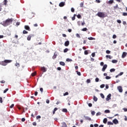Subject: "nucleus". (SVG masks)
<instances>
[{
    "label": "nucleus",
    "mask_w": 127,
    "mask_h": 127,
    "mask_svg": "<svg viewBox=\"0 0 127 127\" xmlns=\"http://www.w3.org/2000/svg\"><path fill=\"white\" fill-rule=\"evenodd\" d=\"M12 21H13V19L12 18L7 19L5 21L2 22V25L5 27L8 26L10 23H12Z\"/></svg>",
    "instance_id": "1"
},
{
    "label": "nucleus",
    "mask_w": 127,
    "mask_h": 127,
    "mask_svg": "<svg viewBox=\"0 0 127 127\" xmlns=\"http://www.w3.org/2000/svg\"><path fill=\"white\" fill-rule=\"evenodd\" d=\"M10 62H11V60H5L4 61H2L0 63V64L2 65V66H6L7 63H10Z\"/></svg>",
    "instance_id": "2"
},
{
    "label": "nucleus",
    "mask_w": 127,
    "mask_h": 127,
    "mask_svg": "<svg viewBox=\"0 0 127 127\" xmlns=\"http://www.w3.org/2000/svg\"><path fill=\"white\" fill-rule=\"evenodd\" d=\"M96 15H97V16H99V17H101V18L107 17V15L105 14V12H98L96 14Z\"/></svg>",
    "instance_id": "3"
},
{
    "label": "nucleus",
    "mask_w": 127,
    "mask_h": 127,
    "mask_svg": "<svg viewBox=\"0 0 127 127\" xmlns=\"http://www.w3.org/2000/svg\"><path fill=\"white\" fill-rule=\"evenodd\" d=\"M107 67H108V65H107V64H104V65H103V67L102 69V71L103 72H105V71H106V68H107Z\"/></svg>",
    "instance_id": "4"
},
{
    "label": "nucleus",
    "mask_w": 127,
    "mask_h": 127,
    "mask_svg": "<svg viewBox=\"0 0 127 127\" xmlns=\"http://www.w3.org/2000/svg\"><path fill=\"white\" fill-rule=\"evenodd\" d=\"M118 90H119L120 93H123V88L122 87V86H118Z\"/></svg>",
    "instance_id": "5"
},
{
    "label": "nucleus",
    "mask_w": 127,
    "mask_h": 127,
    "mask_svg": "<svg viewBox=\"0 0 127 127\" xmlns=\"http://www.w3.org/2000/svg\"><path fill=\"white\" fill-rule=\"evenodd\" d=\"M113 124H115V125H118L119 124V121H118V119H115L113 120Z\"/></svg>",
    "instance_id": "6"
},
{
    "label": "nucleus",
    "mask_w": 127,
    "mask_h": 127,
    "mask_svg": "<svg viewBox=\"0 0 127 127\" xmlns=\"http://www.w3.org/2000/svg\"><path fill=\"white\" fill-rule=\"evenodd\" d=\"M112 96V94H109L107 97L106 98V101H110L111 100V97Z\"/></svg>",
    "instance_id": "7"
},
{
    "label": "nucleus",
    "mask_w": 127,
    "mask_h": 127,
    "mask_svg": "<svg viewBox=\"0 0 127 127\" xmlns=\"http://www.w3.org/2000/svg\"><path fill=\"white\" fill-rule=\"evenodd\" d=\"M127 55V53L126 52H123L122 56V58H125Z\"/></svg>",
    "instance_id": "8"
},
{
    "label": "nucleus",
    "mask_w": 127,
    "mask_h": 127,
    "mask_svg": "<svg viewBox=\"0 0 127 127\" xmlns=\"http://www.w3.org/2000/svg\"><path fill=\"white\" fill-rule=\"evenodd\" d=\"M64 5H65V2H61L59 4V6H60L61 7H62V6H64Z\"/></svg>",
    "instance_id": "9"
},
{
    "label": "nucleus",
    "mask_w": 127,
    "mask_h": 127,
    "mask_svg": "<svg viewBox=\"0 0 127 127\" xmlns=\"http://www.w3.org/2000/svg\"><path fill=\"white\" fill-rule=\"evenodd\" d=\"M24 28H25V29H26V30H29V31H30V28L29 26H28V25H25V26H24Z\"/></svg>",
    "instance_id": "10"
},
{
    "label": "nucleus",
    "mask_w": 127,
    "mask_h": 127,
    "mask_svg": "<svg viewBox=\"0 0 127 127\" xmlns=\"http://www.w3.org/2000/svg\"><path fill=\"white\" fill-rule=\"evenodd\" d=\"M69 44H70L69 41H66L64 43V46H69Z\"/></svg>",
    "instance_id": "11"
},
{
    "label": "nucleus",
    "mask_w": 127,
    "mask_h": 127,
    "mask_svg": "<svg viewBox=\"0 0 127 127\" xmlns=\"http://www.w3.org/2000/svg\"><path fill=\"white\" fill-rule=\"evenodd\" d=\"M107 125H108V126H113V125H114V123H112V122H108L107 123Z\"/></svg>",
    "instance_id": "12"
},
{
    "label": "nucleus",
    "mask_w": 127,
    "mask_h": 127,
    "mask_svg": "<svg viewBox=\"0 0 127 127\" xmlns=\"http://www.w3.org/2000/svg\"><path fill=\"white\" fill-rule=\"evenodd\" d=\"M62 127H67V124L65 122H63Z\"/></svg>",
    "instance_id": "13"
},
{
    "label": "nucleus",
    "mask_w": 127,
    "mask_h": 127,
    "mask_svg": "<svg viewBox=\"0 0 127 127\" xmlns=\"http://www.w3.org/2000/svg\"><path fill=\"white\" fill-rule=\"evenodd\" d=\"M85 120H86L87 121H91L92 119H91V118L89 117H84Z\"/></svg>",
    "instance_id": "14"
},
{
    "label": "nucleus",
    "mask_w": 127,
    "mask_h": 127,
    "mask_svg": "<svg viewBox=\"0 0 127 127\" xmlns=\"http://www.w3.org/2000/svg\"><path fill=\"white\" fill-rule=\"evenodd\" d=\"M93 100L94 101V102H97L98 101V98H97V97H96L95 96H94Z\"/></svg>",
    "instance_id": "15"
},
{
    "label": "nucleus",
    "mask_w": 127,
    "mask_h": 127,
    "mask_svg": "<svg viewBox=\"0 0 127 127\" xmlns=\"http://www.w3.org/2000/svg\"><path fill=\"white\" fill-rule=\"evenodd\" d=\"M77 15L76 14H74V15H73V16L71 18V19H72V20H75V18H76V16Z\"/></svg>",
    "instance_id": "16"
},
{
    "label": "nucleus",
    "mask_w": 127,
    "mask_h": 127,
    "mask_svg": "<svg viewBox=\"0 0 127 127\" xmlns=\"http://www.w3.org/2000/svg\"><path fill=\"white\" fill-rule=\"evenodd\" d=\"M107 122H108V119L105 118L103 120V123L104 124H107Z\"/></svg>",
    "instance_id": "17"
},
{
    "label": "nucleus",
    "mask_w": 127,
    "mask_h": 127,
    "mask_svg": "<svg viewBox=\"0 0 127 127\" xmlns=\"http://www.w3.org/2000/svg\"><path fill=\"white\" fill-rule=\"evenodd\" d=\"M41 70L43 72H45L46 71V68L45 67H41Z\"/></svg>",
    "instance_id": "18"
},
{
    "label": "nucleus",
    "mask_w": 127,
    "mask_h": 127,
    "mask_svg": "<svg viewBox=\"0 0 127 127\" xmlns=\"http://www.w3.org/2000/svg\"><path fill=\"white\" fill-rule=\"evenodd\" d=\"M60 64L62 66H64L65 65V63H64V62H60Z\"/></svg>",
    "instance_id": "19"
},
{
    "label": "nucleus",
    "mask_w": 127,
    "mask_h": 127,
    "mask_svg": "<svg viewBox=\"0 0 127 127\" xmlns=\"http://www.w3.org/2000/svg\"><path fill=\"white\" fill-rule=\"evenodd\" d=\"M27 40H28L29 41L31 40V35H29L28 36L27 38Z\"/></svg>",
    "instance_id": "20"
},
{
    "label": "nucleus",
    "mask_w": 127,
    "mask_h": 127,
    "mask_svg": "<svg viewBox=\"0 0 127 127\" xmlns=\"http://www.w3.org/2000/svg\"><path fill=\"white\" fill-rule=\"evenodd\" d=\"M57 110H58V108H55L54 109V111H53V115H55V112H56V111H57Z\"/></svg>",
    "instance_id": "21"
},
{
    "label": "nucleus",
    "mask_w": 127,
    "mask_h": 127,
    "mask_svg": "<svg viewBox=\"0 0 127 127\" xmlns=\"http://www.w3.org/2000/svg\"><path fill=\"white\" fill-rule=\"evenodd\" d=\"M66 61L67 62H72V60L71 59H66Z\"/></svg>",
    "instance_id": "22"
},
{
    "label": "nucleus",
    "mask_w": 127,
    "mask_h": 127,
    "mask_svg": "<svg viewBox=\"0 0 127 127\" xmlns=\"http://www.w3.org/2000/svg\"><path fill=\"white\" fill-rule=\"evenodd\" d=\"M105 113L106 114H110V113H111V111L109 110H106L105 111Z\"/></svg>",
    "instance_id": "23"
},
{
    "label": "nucleus",
    "mask_w": 127,
    "mask_h": 127,
    "mask_svg": "<svg viewBox=\"0 0 127 127\" xmlns=\"http://www.w3.org/2000/svg\"><path fill=\"white\" fill-rule=\"evenodd\" d=\"M112 63H118V60H113L112 61Z\"/></svg>",
    "instance_id": "24"
},
{
    "label": "nucleus",
    "mask_w": 127,
    "mask_h": 127,
    "mask_svg": "<svg viewBox=\"0 0 127 127\" xmlns=\"http://www.w3.org/2000/svg\"><path fill=\"white\" fill-rule=\"evenodd\" d=\"M106 57L107 58H109V59H112L113 58V57H111V56L110 55H106Z\"/></svg>",
    "instance_id": "25"
},
{
    "label": "nucleus",
    "mask_w": 127,
    "mask_h": 127,
    "mask_svg": "<svg viewBox=\"0 0 127 127\" xmlns=\"http://www.w3.org/2000/svg\"><path fill=\"white\" fill-rule=\"evenodd\" d=\"M76 16H77V18H79V19L82 18V16H81V15L80 14H77L76 15Z\"/></svg>",
    "instance_id": "26"
},
{
    "label": "nucleus",
    "mask_w": 127,
    "mask_h": 127,
    "mask_svg": "<svg viewBox=\"0 0 127 127\" xmlns=\"http://www.w3.org/2000/svg\"><path fill=\"white\" fill-rule=\"evenodd\" d=\"M88 39L89 40H95V38H93V37H89V38H88Z\"/></svg>",
    "instance_id": "27"
},
{
    "label": "nucleus",
    "mask_w": 127,
    "mask_h": 127,
    "mask_svg": "<svg viewBox=\"0 0 127 127\" xmlns=\"http://www.w3.org/2000/svg\"><path fill=\"white\" fill-rule=\"evenodd\" d=\"M27 33H28V32H27V31L25 30L23 31V34H27Z\"/></svg>",
    "instance_id": "28"
},
{
    "label": "nucleus",
    "mask_w": 127,
    "mask_h": 127,
    "mask_svg": "<svg viewBox=\"0 0 127 127\" xmlns=\"http://www.w3.org/2000/svg\"><path fill=\"white\" fill-rule=\"evenodd\" d=\"M36 75V72H33L31 74V76H32V77H34V76H35Z\"/></svg>",
    "instance_id": "29"
},
{
    "label": "nucleus",
    "mask_w": 127,
    "mask_h": 127,
    "mask_svg": "<svg viewBox=\"0 0 127 127\" xmlns=\"http://www.w3.org/2000/svg\"><path fill=\"white\" fill-rule=\"evenodd\" d=\"M100 96H101V98H102V99H105V95H104V94L103 93H101Z\"/></svg>",
    "instance_id": "30"
},
{
    "label": "nucleus",
    "mask_w": 127,
    "mask_h": 127,
    "mask_svg": "<svg viewBox=\"0 0 127 127\" xmlns=\"http://www.w3.org/2000/svg\"><path fill=\"white\" fill-rule=\"evenodd\" d=\"M62 111L64 113H67V109H63Z\"/></svg>",
    "instance_id": "31"
},
{
    "label": "nucleus",
    "mask_w": 127,
    "mask_h": 127,
    "mask_svg": "<svg viewBox=\"0 0 127 127\" xmlns=\"http://www.w3.org/2000/svg\"><path fill=\"white\" fill-rule=\"evenodd\" d=\"M114 2V0H110L108 2V3L112 4Z\"/></svg>",
    "instance_id": "32"
},
{
    "label": "nucleus",
    "mask_w": 127,
    "mask_h": 127,
    "mask_svg": "<svg viewBox=\"0 0 127 127\" xmlns=\"http://www.w3.org/2000/svg\"><path fill=\"white\" fill-rule=\"evenodd\" d=\"M81 30H82V31H87V28H84L82 29Z\"/></svg>",
    "instance_id": "33"
},
{
    "label": "nucleus",
    "mask_w": 127,
    "mask_h": 127,
    "mask_svg": "<svg viewBox=\"0 0 127 127\" xmlns=\"http://www.w3.org/2000/svg\"><path fill=\"white\" fill-rule=\"evenodd\" d=\"M7 91H8V88H6V89H5V90L3 91L4 94H5V93H6V92H7Z\"/></svg>",
    "instance_id": "34"
},
{
    "label": "nucleus",
    "mask_w": 127,
    "mask_h": 127,
    "mask_svg": "<svg viewBox=\"0 0 127 127\" xmlns=\"http://www.w3.org/2000/svg\"><path fill=\"white\" fill-rule=\"evenodd\" d=\"M4 5H6V3L7 2V0H4L3 1Z\"/></svg>",
    "instance_id": "35"
},
{
    "label": "nucleus",
    "mask_w": 127,
    "mask_h": 127,
    "mask_svg": "<svg viewBox=\"0 0 127 127\" xmlns=\"http://www.w3.org/2000/svg\"><path fill=\"white\" fill-rule=\"evenodd\" d=\"M116 71V69L115 68H111L110 69V72H115Z\"/></svg>",
    "instance_id": "36"
},
{
    "label": "nucleus",
    "mask_w": 127,
    "mask_h": 127,
    "mask_svg": "<svg viewBox=\"0 0 127 127\" xmlns=\"http://www.w3.org/2000/svg\"><path fill=\"white\" fill-rule=\"evenodd\" d=\"M69 95V93L68 92H66L64 94V96H68Z\"/></svg>",
    "instance_id": "37"
},
{
    "label": "nucleus",
    "mask_w": 127,
    "mask_h": 127,
    "mask_svg": "<svg viewBox=\"0 0 127 127\" xmlns=\"http://www.w3.org/2000/svg\"><path fill=\"white\" fill-rule=\"evenodd\" d=\"M123 16H127V12H123Z\"/></svg>",
    "instance_id": "38"
},
{
    "label": "nucleus",
    "mask_w": 127,
    "mask_h": 127,
    "mask_svg": "<svg viewBox=\"0 0 127 127\" xmlns=\"http://www.w3.org/2000/svg\"><path fill=\"white\" fill-rule=\"evenodd\" d=\"M68 52V49L66 48L64 50V53H66V52Z\"/></svg>",
    "instance_id": "39"
},
{
    "label": "nucleus",
    "mask_w": 127,
    "mask_h": 127,
    "mask_svg": "<svg viewBox=\"0 0 127 127\" xmlns=\"http://www.w3.org/2000/svg\"><path fill=\"white\" fill-rule=\"evenodd\" d=\"M100 88H101V89H103V88H105V84H101L100 85Z\"/></svg>",
    "instance_id": "40"
},
{
    "label": "nucleus",
    "mask_w": 127,
    "mask_h": 127,
    "mask_svg": "<svg viewBox=\"0 0 127 127\" xmlns=\"http://www.w3.org/2000/svg\"><path fill=\"white\" fill-rule=\"evenodd\" d=\"M106 79L107 80H109V79H111V76H106Z\"/></svg>",
    "instance_id": "41"
},
{
    "label": "nucleus",
    "mask_w": 127,
    "mask_h": 127,
    "mask_svg": "<svg viewBox=\"0 0 127 127\" xmlns=\"http://www.w3.org/2000/svg\"><path fill=\"white\" fill-rule=\"evenodd\" d=\"M84 54H85V55H88V51H87V50L85 51Z\"/></svg>",
    "instance_id": "42"
},
{
    "label": "nucleus",
    "mask_w": 127,
    "mask_h": 127,
    "mask_svg": "<svg viewBox=\"0 0 127 127\" xmlns=\"http://www.w3.org/2000/svg\"><path fill=\"white\" fill-rule=\"evenodd\" d=\"M71 12H75V9H74V8L72 7L71 8Z\"/></svg>",
    "instance_id": "43"
},
{
    "label": "nucleus",
    "mask_w": 127,
    "mask_h": 127,
    "mask_svg": "<svg viewBox=\"0 0 127 127\" xmlns=\"http://www.w3.org/2000/svg\"><path fill=\"white\" fill-rule=\"evenodd\" d=\"M95 114H96V112H95V111L91 112V115H92V116H95Z\"/></svg>",
    "instance_id": "44"
},
{
    "label": "nucleus",
    "mask_w": 127,
    "mask_h": 127,
    "mask_svg": "<svg viewBox=\"0 0 127 127\" xmlns=\"http://www.w3.org/2000/svg\"><path fill=\"white\" fill-rule=\"evenodd\" d=\"M76 37H78V38H81V36H80V35L79 34H76Z\"/></svg>",
    "instance_id": "45"
},
{
    "label": "nucleus",
    "mask_w": 127,
    "mask_h": 127,
    "mask_svg": "<svg viewBox=\"0 0 127 127\" xmlns=\"http://www.w3.org/2000/svg\"><path fill=\"white\" fill-rule=\"evenodd\" d=\"M113 39H116V38H117V35H113Z\"/></svg>",
    "instance_id": "46"
},
{
    "label": "nucleus",
    "mask_w": 127,
    "mask_h": 127,
    "mask_svg": "<svg viewBox=\"0 0 127 127\" xmlns=\"http://www.w3.org/2000/svg\"><path fill=\"white\" fill-rule=\"evenodd\" d=\"M86 82L88 83H91V80H90V79H87Z\"/></svg>",
    "instance_id": "47"
},
{
    "label": "nucleus",
    "mask_w": 127,
    "mask_h": 127,
    "mask_svg": "<svg viewBox=\"0 0 127 127\" xmlns=\"http://www.w3.org/2000/svg\"><path fill=\"white\" fill-rule=\"evenodd\" d=\"M106 53L107 54H110L111 53V51H110L109 50H107Z\"/></svg>",
    "instance_id": "48"
},
{
    "label": "nucleus",
    "mask_w": 127,
    "mask_h": 127,
    "mask_svg": "<svg viewBox=\"0 0 127 127\" xmlns=\"http://www.w3.org/2000/svg\"><path fill=\"white\" fill-rule=\"evenodd\" d=\"M77 24L80 26V25H81V22L80 21H77Z\"/></svg>",
    "instance_id": "49"
},
{
    "label": "nucleus",
    "mask_w": 127,
    "mask_h": 127,
    "mask_svg": "<svg viewBox=\"0 0 127 127\" xmlns=\"http://www.w3.org/2000/svg\"><path fill=\"white\" fill-rule=\"evenodd\" d=\"M77 72V75H78V76H81V72H80L79 71H76Z\"/></svg>",
    "instance_id": "50"
},
{
    "label": "nucleus",
    "mask_w": 127,
    "mask_h": 127,
    "mask_svg": "<svg viewBox=\"0 0 127 127\" xmlns=\"http://www.w3.org/2000/svg\"><path fill=\"white\" fill-rule=\"evenodd\" d=\"M37 120H38V119H41V116H38L36 117Z\"/></svg>",
    "instance_id": "51"
},
{
    "label": "nucleus",
    "mask_w": 127,
    "mask_h": 127,
    "mask_svg": "<svg viewBox=\"0 0 127 127\" xmlns=\"http://www.w3.org/2000/svg\"><path fill=\"white\" fill-rule=\"evenodd\" d=\"M14 107V104H11V105L10 106V109H12Z\"/></svg>",
    "instance_id": "52"
},
{
    "label": "nucleus",
    "mask_w": 127,
    "mask_h": 127,
    "mask_svg": "<svg viewBox=\"0 0 127 127\" xmlns=\"http://www.w3.org/2000/svg\"><path fill=\"white\" fill-rule=\"evenodd\" d=\"M100 115H101V113L100 112H98L97 113H96L97 117H98V116H100Z\"/></svg>",
    "instance_id": "53"
},
{
    "label": "nucleus",
    "mask_w": 127,
    "mask_h": 127,
    "mask_svg": "<svg viewBox=\"0 0 127 127\" xmlns=\"http://www.w3.org/2000/svg\"><path fill=\"white\" fill-rule=\"evenodd\" d=\"M85 24H86V23H85V21H83V22L81 23V25L82 26L85 25Z\"/></svg>",
    "instance_id": "54"
},
{
    "label": "nucleus",
    "mask_w": 127,
    "mask_h": 127,
    "mask_svg": "<svg viewBox=\"0 0 127 127\" xmlns=\"http://www.w3.org/2000/svg\"><path fill=\"white\" fill-rule=\"evenodd\" d=\"M117 22L118 23H122V21H121V20H117Z\"/></svg>",
    "instance_id": "55"
},
{
    "label": "nucleus",
    "mask_w": 127,
    "mask_h": 127,
    "mask_svg": "<svg viewBox=\"0 0 127 127\" xmlns=\"http://www.w3.org/2000/svg\"><path fill=\"white\" fill-rule=\"evenodd\" d=\"M95 55H96L95 54V53H93L91 54V56H92L93 57H94Z\"/></svg>",
    "instance_id": "56"
},
{
    "label": "nucleus",
    "mask_w": 127,
    "mask_h": 127,
    "mask_svg": "<svg viewBox=\"0 0 127 127\" xmlns=\"http://www.w3.org/2000/svg\"><path fill=\"white\" fill-rule=\"evenodd\" d=\"M123 74H124V72H120V73L119 74V76H122V75H123Z\"/></svg>",
    "instance_id": "57"
},
{
    "label": "nucleus",
    "mask_w": 127,
    "mask_h": 127,
    "mask_svg": "<svg viewBox=\"0 0 127 127\" xmlns=\"http://www.w3.org/2000/svg\"><path fill=\"white\" fill-rule=\"evenodd\" d=\"M95 81H96V82H99V78L97 77V78L95 79Z\"/></svg>",
    "instance_id": "58"
},
{
    "label": "nucleus",
    "mask_w": 127,
    "mask_h": 127,
    "mask_svg": "<svg viewBox=\"0 0 127 127\" xmlns=\"http://www.w3.org/2000/svg\"><path fill=\"white\" fill-rule=\"evenodd\" d=\"M32 125H33V126H36V125H37V124H36V122H33V123H32Z\"/></svg>",
    "instance_id": "59"
},
{
    "label": "nucleus",
    "mask_w": 127,
    "mask_h": 127,
    "mask_svg": "<svg viewBox=\"0 0 127 127\" xmlns=\"http://www.w3.org/2000/svg\"><path fill=\"white\" fill-rule=\"evenodd\" d=\"M94 127H99V125H98L97 124H94Z\"/></svg>",
    "instance_id": "60"
},
{
    "label": "nucleus",
    "mask_w": 127,
    "mask_h": 127,
    "mask_svg": "<svg viewBox=\"0 0 127 127\" xmlns=\"http://www.w3.org/2000/svg\"><path fill=\"white\" fill-rule=\"evenodd\" d=\"M114 8H115V9L118 8V4H117L116 6H114Z\"/></svg>",
    "instance_id": "61"
},
{
    "label": "nucleus",
    "mask_w": 127,
    "mask_h": 127,
    "mask_svg": "<svg viewBox=\"0 0 127 127\" xmlns=\"http://www.w3.org/2000/svg\"><path fill=\"white\" fill-rule=\"evenodd\" d=\"M100 65L101 66H104V62H101L100 63Z\"/></svg>",
    "instance_id": "62"
},
{
    "label": "nucleus",
    "mask_w": 127,
    "mask_h": 127,
    "mask_svg": "<svg viewBox=\"0 0 127 127\" xmlns=\"http://www.w3.org/2000/svg\"><path fill=\"white\" fill-rule=\"evenodd\" d=\"M21 121L22 122H25V118H22Z\"/></svg>",
    "instance_id": "63"
},
{
    "label": "nucleus",
    "mask_w": 127,
    "mask_h": 127,
    "mask_svg": "<svg viewBox=\"0 0 127 127\" xmlns=\"http://www.w3.org/2000/svg\"><path fill=\"white\" fill-rule=\"evenodd\" d=\"M92 103H89V104H88V106H89V107H92Z\"/></svg>",
    "instance_id": "64"
}]
</instances>
